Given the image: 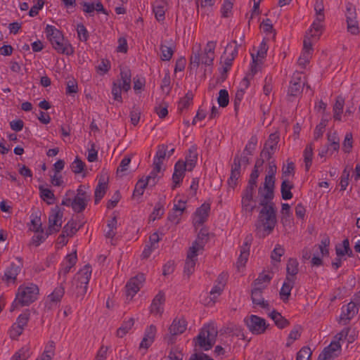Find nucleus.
Masks as SVG:
<instances>
[{"label": "nucleus", "mask_w": 360, "mask_h": 360, "mask_svg": "<svg viewBox=\"0 0 360 360\" xmlns=\"http://www.w3.org/2000/svg\"><path fill=\"white\" fill-rule=\"evenodd\" d=\"M353 147V138L352 133H347L342 143V150L345 153H349Z\"/></svg>", "instance_id": "50"}, {"label": "nucleus", "mask_w": 360, "mask_h": 360, "mask_svg": "<svg viewBox=\"0 0 360 360\" xmlns=\"http://www.w3.org/2000/svg\"><path fill=\"white\" fill-rule=\"evenodd\" d=\"M262 291L252 289L251 299L254 304L259 305L262 309H269V302L262 297Z\"/></svg>", "instance_id": "32"}, {"label": "nucleus", "mask_w": 360, "mask_h": 360, "mask_svg": "<svg viewBox=\"0 0 360 360\" xmlns=\"http://www.w3.org/2000/svg\"><path fill=\"white\" fill-rule=\"evenodd\" d=\"M107 184L104 179H100L94 192L95 203L98 204L99 201L104 197L106 190Z\"/></svg>", "instance_id": "35"}, {"label": "nucleus", "mask_w": 360, "mask_h": 360, "mask_svg": "<svg viewBox=\"0 0 360 360\" xmlns=\"http://www.w3.org/2000/svg\"><path fill=\"white\" fill-rule=\"evenodd\" d=\"M64 293L65 288L62 284H60V285L57 286L52 292V293L49 295V298L51 302L58 303L61 300Z\"/></svg>", "instance_id": "40"}, {"label": "nucleus", "mask_w": 360, "mask_h": 360, "mask_svg": "<svg viewBox=\"0 0 360 360\" xmlns=\"http://www.w3.org/2000/svg\"><path fill=\"white\" fill-rule=\"evenodd\" d=\"M117 218L116 217H114L110 220L108 223V230L105 233V236L108 238H113V237L116 234V229H117Z\"/></svg>", "instance_id": "52"}, {"label": "nucleus", "mask_w": 360, "mask_h": 360, "mask_svg": "<svg viewBox=\"0 0 360 360\" xmlns=\"http://www.w3.org/2000/svg\"><path fill=\"white\" fill-rule=\"evenodd\" d=\"M165 301V294L162 292H159L152 301L150 307V313L161 315L164 310Z\"/></svg>", "instance_id": "24"}, {"label": "nucleus", "mask_w": 360, "mask_h": 360, "mask_svg": "<svg viewBox=\"0 0 360 360\" xmlns=\"http://www.w3.org/2000/svg\"><path fill=\"white\" fill-rule=\"evenodd\" d=\"M63 212L58 206H56L51 210L49 215V227L47 229L49 234H53L60 231L63 223Z\"/></svg>", "instance_id": "11"}, {"label": "nucleus", "mask_w": 360, "mask_h": 360, "mask_svg": "<svg viewBox=\"0 0 360 360\" xmlns=\"http://www.w3.org/2000/svg\"><path fill=\"white\" fill-rule=\"evenodd\" d=\"M299 262L296 259L290 258L286 266V277L291 280H296V276L299 271Z\"/></svg>", "instance_id": "30"}, {"label": "nucleus", "mask_w": 360, "mask_h": 360, "mask_svg": "<svg viewBox=\"0 0 360 360\" xmlns=\"http://www.w3.org/2000/svg\"><path fill=\"white\" fill-rule=\"evenodd\" d=\"M304 86V82L302 79L300 73L294 74L290 82L287 95L289 97H297L302 91Z\"/></svg>", "instance_id": "15"}, {"label": "nucleus", "mask_w": 360, "mask_h": 360, "mask_svg": "<svg viewBox=\"0 0 360 360\" xmlns=\"http://www.w3.org/2000/svg\"><path fill=\"white\" fill-rule=\"evenodd\" d=\"M276 172V166L270 163L268 169V174L266 175L263 186L258 189V193H266L267 195L274 194L275 187V174Z\"/></svg>", "instance_id": "10"}, {"label": "nucleus", "mask_w": 360, "mask_h": 360, "mask_svg": "<svg viewBox=\"0 0 360 360\" xmlns=\"http://www.w3.org/2000/svg\"><path fill=\"white\" fill-rule=\"evenodd\" d=\"M259 197V205L262 209L259 211L258 220L262 224L264 231L268 234L272 232L277 223L276 207L273 202L274 194L267 195L266 193H258Z\"/></svg>", "instance_id": "1"}, {"label": "nucleus", "mask_w": 360, "mask_h": 360, "mask_svg": "<svg viewBox=\"0 0 360 360\" xmlns=\"http://www.w3.org/2000/svg\"><path fill=\"white\" fill-rule=\"evenodd\" d=\"M164 213H165V209H164L163 205L160 202H158L156 204L153 212L150 215V219L152 221H155L158 219H160L162 217V216L164 214Z\"/></svg>", "instance_id": "54"}, {"label": "nucleus", "mask_w": 360, "mask_h": 360, "mask_svg": "<svg viewBox=\"0 0 360 360\" xmlns=\"http://www.w3.org/2000/svg\"><path fill=\"white\" fill-rule=\"evenodd\" d=\"M217 335V330L213 326H204L194 341L196 345L207 351L214 345Z\"/></svg>", "instance_id": "6"}, {"label": "nucleus", "mask_w": 360, "mask_h": 360, "mask_svg": "<svg viewBox=\"0 0 360 360\" xmlns=\"http://www.w3.org/2000/svg\"><path fill=\"white\" fill-rule=\"evenodd\" d=\"M47 39L52 47L60 54L70 56L73 54L74 50L71 44L65 40L64 36L56 27L47 25L45 29Z\"/></svg>", "instance_id": "2"}, {"label": "nucleus", "mask_w": 360, "mask_h": 360, "mask_svg": "<svg viewBox=\"0 0 360 360\" xmlns=\"http://www.w3.org/2000/svg\"><path fill=\"white\" fill-rule=\"evenodd\" d=\"M255 189L245 188L241 195V212L243 215L250 217L256 208L254 198Z\"/></svg>", "instance_id": "8"}, {"label": "nucleus", "mask_w": 360, "mask_h": 360, "mask_svg": "<svg viewBox=\"0 0 360 360\" xmlns=\"http://www.w3.org/2000/svg\"><path fill=\"white\" fill-rule=\"evenodd\" d=\"M167 7V2L166 0H158L154 2L153 11L158 21L161 22L165 20Z\"/></svg>", "instance_id": "26"}, {"label": "nucleus", "mask_w": 360, "mask_h": 360, "mask_svg": "<svg viewBox=\"0 0 360 360\" xmlns=\"http://www.w3.org/2000/svg\"><path fill=\"white\" fill-rule=\"evenodd\" d=\"M187 328L186 319L181 317H176L169 328V333L172 335H178L182 334Z\"/></svg>", "instance_id": "23"}, {"label": "nucleus", "mask_w": 360, "mask_h": 360, "mask_svg": "<svg viewBox=\"0 0 360 360\" xmlns=\"http://www.w3.org/2000/svg\"><path fill=\"white\" fill-rule=\"evenodd\" d=\"M216 41H209L202 51H201L200 48L199 50L195 52L193 51V53L190 58L191 66L198 68L200 64H202L206 66L212 65L214 59V50L216 49Z\"/></svg>", "instance_id": "4"}, {"label": "nucleus", "mask_w": 360, "mask_h": 360, "mask_svg": "<svg viewBox=\"0 0 360 360\" xmlns=\"http://www.w3.org/2000/svg\"><path fill=\"white\" fill-rule=\"evenodd\" d=\"M91 272V266L86 264L75 275L74 285H75L77 297H83L86 293Z\"/></svg>", "instance_id": "7"}, {"label": "nucleus", "mask_w": 360, "mask_h": 360, "mask_svg": "<svg viewBox=\"0 0 360 360\" xmlns=\"http://www.w3.org/2000/svg\"><path fill=\"white\" fill-rule=\"evenodd\" d=\"M39 288L37 285L30 283L27 285H21L18 287L15 298L11 304V311L18 307L28 306L34 302L38 297Z\"/></svg>", "instance_id": "3"}, {"label": "nucleus", "mask_w": 360, "mask_h": 360, "mask_svg": "<svg viewBox=\"0 0 360 360\" xmlns=\"http://www.w3.org/2000/svg\"><path fill=\"white\" fill-rule=\"evenodd\" d=\"M295 281L290 278H285L280 290V297L284 302L288 301L291 290L295 285Z\"/></svg>", "instance_id": "29"}, {"label": "nucleus", "mask_w": 360, "mask_h": 360, "mask_svg": "<svg viewBox=\"0 0 360 360\" xmlns=\"http://www.w3.org/2000/svg\"><path fill=\"white\" fill-rule=\"evenodd\" d=\"M259 169L254 168L250 175V179L248 185L245 188L255 189L257 188V179L259 177Z\"/></svg>", "instance_id": "49"}, {"label": "nucleus", "mask_w": 360, "mask_h": 360, "mask_svg": "<svg viewBox=\"0 0 360 360\" xmlns=\"http://www.w3.org/2000/svg\"><path fill=\"white\" fill-rule=\"evenodd\" d=\"M241 175V160L236 156L231 165L230 176L227 183L230 188H234L238 184V180Z\"/></svg>", "instance_id": "19"}, {"label": "nucleus", "mask_w": 360, "mask_h": 360, "mask_svg": "<svg viewBox=\"0 0 360 360\" xmlns=\"http://www.w3.org/2000/svg\"><path fill=\"white\" fill-rule=\"evenodd\" d=\"M77 231V223L73 220L69 221L63 229V232L70 237L74 236Z\"/></svg>", "instance_id": "45"}, {"label": "nucleus", "mask_w": 360, "mask_h": 360, "mask_svg": "<svg viewBox=\"0 0 360 360\" xmlns=\"http://www.w3.org/2000/svg\"><path fill=\"white\" fill-rule=\"evenodd\" d=\"M245 322L249 330L255 335L264 333L268 326L265 319L256 315H250L245 319Z\"/></svg>", "instance_id": "12"}, {"label": "nucleus", "mask_w": 360, "mask_h": 360, "mask_svg": "<svg viewBox=\"0 0 360 360\" xmlns=\"http://www.w3.org/2000/svg\"><path fill=\"white\" fill-rule=\"evenodd\" d=\"M346 18L347 21L356 20V8L352 3H347L346 5Z\"/></svg>", "instance_id": "59"}, {"label": "nucleus", "mask_w": 360, "mask_h": 360, "mask_svg": "<svg viewBox=\"0 0 360 360\" xmlns=\"http://www.w3.org/2000/svg\"><path fill=\"white\" fill-rule=\"evenodd\" d=\"M210 211V205L209 203H203L195 210L193 218V226L197 228L202 225L208 219Z\"/></svg>", "instance_id": "17"}, {"label": "nucleus", "mask_w": 360, "mask_h": 360, "mask_svg": "<svg viewBox=\"0 0 360 360\" xmlns=\"http://www.w3.org/2000/svg\"><path fill=\"white\" fill-rule=\"evenodd\" d=\"M183 354L181 351L177 349H172L169 353V355L162 360H182Z\"/></svg>", "instance_id": "64"}, {"label": "nucleus", "mask_w": 360, "mask_h": 360, "mask_svg": "<svg viewBox=\"0 0 360 360\" xmlns=\"http://www.w3.org/2000/svg\"><path fill=\"white\" fill-rule=\"evenodd\" d=\"M156 333V327L150 325L146 329L144 337L140 343V348L148 349L153 342Z\"/></svg>", "instance_id": "27"}, {"label": "nucleus", "mask_w": 360, "mask_h": 360, "mask_svg": "<svg viewBox=\"0 0 360 360\" xmlns=\"http://www.w3.org/2000/svg\"><path fill=\"white\" fill-rule=\"evenodd\" d=\"M293 184L288 179H283L281 186V192L282 198L285 200L292 198L291 190L293 188Z\"/></svg>", "instance_id": "33"}, {"label": "nucleus", "mask_w": 360, "mask_h": 360, "mask_svg": "<svg viewBox=\"0 0 360 360\" xmlns=\"http://www.w3.org/2000/svg\"><path fill=\"white\" fill-rule=\"evenodd\" d=\"M23 330L24 328L14 323L9 329L8 334L11 339L17 340L18 337L22 333Z\"/></svg>", "instance_id": "61"}, {"label": "nucleus", "mask_w": 360, "mask_h": 360, "mask_svg": "<svg viewBox=\"0 0 360 360\" xmlns=\"http://www.w3.org/2000/svg\"><path fill=\"white\" fill-rule=\"evenodd\" d=\"M311 351L309 347H302L297 354L296 360H309L311 356Z\"/></svg>", "instance_id": "63"}, {"label": "nucleus", "mask_w": 360, "mask_h": 360, "mask_svg": "<svg viewBox=\"0 0 360 360\" xmlns=\"http://www.w3.org/2000/svg\"><path fill=\"white\" fill-rule=\"evenodd\" d=\"M257 144V136H252L245 147L244 153H246L247 155H252L254 150L256 148Z\"/></svg>", "instance_id": "53"}, {"label": "nucleus", "mask_w": 360, "mask_h": 360, "mask_svg": "<svg viewBox=\"0 0 360 360\" xmlns=\"http://www.w3.org/2000/svg\"><path fill=\"white\" fill-rule=\"evenodd\" d=\"M143 274H139L131 278L126 284V296L129 300H131L134 296L140 290L145 281Z\"/></svg>", "instance_id": "13"}, {"label": "nucleus", "mask_w": 360, "mask_h": 360, "mask_svg": "<svg viewBox=\"0 0 360 360\" xmlns=\"http://www.w3.org/2000/svg\"><path fill=\"white\" fill-rule=\"evenodd\" d=\"M359 303L351 301L347 306L342 307V319H352L359 311Z\"/></svg>", "instance_id": "28"}, {"label": "nucleus", "mask_w": 360, "mask_h": 360, "mask_svg": "<svg viewBox=\"0 0 360 360\" xmlns=\"http://www.w3.org/2000/svg\"><path fill=\"white\" fill-rule=\"evenodd\" d=\"M267 50L268 45L266 42L264 40H263L259 46V49L257 51V54H251L252 58V64L251 65V72L252 75H254L257 72V65H258L259 63H261L262 59H264L265 58Z\"/></svg>", "instance_id": "21"}, {"label": "nucleus", "mask_w": 360, "mask_h": 360, "mask_svg": "<svg viewBox=\"0 0 360 360\" xmlns=\"http://www.w3.org/2000/svg\"><path fill=\"white\" fill-rule=\"evenodd\" d=\"M198 160V148L195 145H192L186 155V160L184 161L186 165L187 171H192L196 165Z\"/></svg>", "instance_id": "25"}, {"label": "nucleus", "mask_w": 360, "mask_h": 360, "mask_svg": "<svg viewBox=\"0 0 360 360\" xmlns=\"http://www.w3.org/2000/svg\"><path fill=\"white\" fill-rule=\"evenodd\" d=\"M335 252L338 257L347 255L349 257H353V252L349 247V241L347 238L343 240L341 244L335 246Z\"/></svg>", "instance_id": "31"}, {"label": "nucleus", "mask_w": 360, "mask_h": 360, "mask_svg": "<svg viewBox=\"0 0 360 360\" xmlns=\"http://www.w3.org/2000/svg\"><path fill=\"white\" fill-rule=\"evenodd\" d=\"M327 139L330 147L333 148V150H339L340 149V139L338 136L337 132L328 133L327 135Z\"/></svg>", "instance_id": "44"}, {"label": "nucleus", "mask_w": 360, "mask_h": 360, "mask_svg": "<svg viewBox=\"0 0 360 360\" xmlns=\"http://www.w3.org/2000/svg\"><path fill=\"white\" fill-rule=\"evenodd\" d=\"M148 184L149 183L146 179H139L135 185L133 196L141 197L143 194L144 190Z\"/></svg>", "instance_id": "43"}, {"label": "nucleus", "mask_w": 360, "mask_h": 360, "mask_svg": "<svg viewBox=\"0 0 360 360\" xmlns=\"http://www.w3.org/2000/svg\"><path fill=\"white\" fill-rule=\"evenodd\" d=\"M203 251L204 250L202 248H200L199 246L193 243L192 245L189 248L187 252L186 257L198 260V255L199 254H202Z\"/></svg>", "instance_id": "56"}, {"label": "nucleus", "mask_w": 360, "mask_h": 360, "mask_svg": "<svg viewBox=\"0 0 360 360\" xmlns=\"http://www.w3.org/2000/svg\"><path fill=\"white\" fill-rule=\"evenodd\" d=\"M300 326H295L288 335L286 346L290 347L295 340L300 337Z\"/></svg>", "instance_id": "51"}, {"label": "nucleus", "mask_w": 360, "mask_h": 360, "mask_svg": "<svg viewBox=\"0 0 360 360\" xmlns=\"http://www.w3.org/2000/svg\"><path fill=\"white\" fill-rule=\"evenodd\" d=\"M41 198L45 201L48 205L54 203L55 196L51 190L44 188L43 186L39 187Z\"/></svg>", "instance_id": "37"}, {"label": "nucleus", "mask_w": 360, "mask_h": 360, "mask_svg": "<svg viewBox=\"0 0 360 360\" xmlns=\"http://www.w3.org/2000/svg\"><path fill=\"white\" fill-rule=\"evenodd\" d=\"M77 32L78 35V38L82 41H86L89 39V32L86 28V27L80 23L77 26Z\"/></svg>", "instance_id": "62"}, {"label": "nucleus", "mask_w": 360, "mask_h": 360, "mask_svg": "<svg viewBox=\"0 0 360 360\" xmlns=\"http://www.w3.org/2000/svg\"><path fill=\"white\" fill-rule=\"evenodd\" d=\"M85 167L84 162L79 159V158H76V159L72 162V163L70 165L71 170L75 174H79L81 173Z\"/></svg>", "instance_id": "58"}, {"label": "nucleus", "mask_w": 360, "mask_h": 360, "mask_svg": "<svg viewBox=\"0 0 360 360\" xmlns=\"http://www.w3.org/2000/svg\"><path fill=\"white\" fill-rule=\"evenodd\" d=\"M160 58L162 60L168 61L172 58L174 53V51L171 47L162 44L160 46Z\"/></svg>", "instance_id": "57"}, {"label": "nucleus", "mask_w": 360, "mask_h": 360, "mask_svg": "<svg viewBox=\"0 0 360 360\" xmlns=\"http://www.w3.org/2000/svg\"><path fill=\"white\" fill-rule=\"evenodd\" d=\"M217 102L220 107L225 108L229 105V96L226 89H221L219 92Z\"/></svg>", "instance_id": "47"}, {"label": "nucleus", "mask_w": 360, "mask_h": 360, "mask_svg": "<svg viewBox=\"0 0 360 360\" xmlns=\"http://www.w3.org/2000/svg\"><path fill=\"white\" fill-rule=\"evenodd\" d=\"M193 94L191 93H187L179 102L178 110L180 111L187 108L192 103Z\"/></svg>", "instance_id": "48"}, {"label": "nucleus", "mask_w": 360, "mask_h": 360, "mask_svg": "<svg viewBox=\"0 0 360 360\" xmlns=\"http://www.w3.org/2000/svg\"><path fill=\"white\" fill-rule=\"evenodd\" d=\"M77 261L76 252L68 255L60 264V269L58 271L59 276H65L75 265Z\"/></svg>", "instance_id": "22"}, {"label": "nucleus", "mask_w": 360, "mask_h": 360, "mask_svg": "<svg viewBox=\"0 0 360 360\" xmlns=\"http://www.w3.org/2000/svg\"><path fill=\"white\" fill-rule=\"evenodd\" d=\"M238 44L236 41H233L230 43H229L225 48V51L224 52V56H228L229 57H232L233 59L237 56L238 55Z\"/></svg>", "instance_id": "42"}, {"label": "nucleus", "mask_w": 360, "mask_h": 360, "mask_svg": "<svg viewBox=\"0 0 360 360\" xmlns=\"http://www.w3.org/2000/svg\"><path fill=\"white\" fill-rule=\"evenodd\" d=\"M269 317L274 321L276 326L281 329L285 328L290 324L286 319L275 310L269 314Z\"/></svg>", "instance_id": "34"}, {"label": "nucleus", "mask_w": 360, "mask_h": 360, "mask_svg": "<svg viewBox=\"0 0 360 360\" xmlns=\"http://www.w3.org/2000/svg\"><path fill=\"white\" fill-rule=\"evenodd\" d=\"M30 349L28 346H24L17 351L11 360H27L30 356Z\"/></svg>", "instance_id": "41"}, {"label": "nucleus", "mask_w": 360, "mask_h": 360, "mask_svg": "<svg viewBox=\"0 0 360 360\" xmlns=\"http://www.w3.org/2000/svg\"><path fill=\"white\" fill-rule=\"evenodd\" d=\"M316 18L313 22L310 29L309 33L313 37H319L323 30L322 22L325 20L324 9L314 10Z\"/></svg>", "instance_id": "20"}, {"label": "nucleus", "mask_w": 360, "mask_h": 360, "mask_svg": "<svg viewBox=\"0 0 360 360\" xmlns=\"http://www.w3.org/2000/svg\"><path fill=\"white\" fill-rule=\"evenodd\" d=\"M35 234L32 238V242L35 246H39L41 243H42L48 237L49 231H46V233L44 232V230L39 232H34Z\"/></svg>", "instance_id": "46"}, {"label": "nucleus", "mask_w": 360, "mask_h": 360, "mask_svg": "<svg viewBox=\"0 0 360 360\" xmlns=\"http://www.w3.org/2000/svg\"><path fill=\"white\" fill-rule=\"evenodd\" d=\"M22 270V264H16L13 262L5 269L1 280L7 285H15L17 277Z\"/></svg>", "instance_id": "14"}, {"label": "nucleus", "mask_w": 360, "mask_h": 360, "mask_svg": "<svg viewBox=\"0 0 360 360\" xmlns=\"http://www.w3.org/2000/svg\"><path fill=\"white\" fill-rule=\"evenodd\" d=\"M197 259L186 257L184 265V273L190 276L195 271Z\"/></svg>", "instance_id": "55"}, {"label": "nucleus", "mask_w": 360, "mask_h": 360, "mask_svg": "<svg viewBox=\"0 0 360 360\" xmlns=\"http://www.w3.org/2000/svg\"><path fill=\"white\" fill-rule=\"evenodd\" d=\"M90 200V195L84 190V186L79 185L77 189V194L72 198V210L75 212H82Z\"/></svg>", "instance_id": "9"}, {"label": "nucleus", "mask_w": 360, "mask_h": 360, "mask_svg": "<svg viewBox=\"0 0 360 360\" xmlns=\"http://www.w3.org/2000/svg\"><path fill=\"white\" fill-rule=\"evenodd\" d=\"M313 146L312 143H310L307 145L304 150L303 156H304V161L305 163V169L306 171H309L311 163H312V159H313Z\"/></svg>", "instance_id": "38"}, {"label": "nucleus", "mask_w": 360, "mask_h": 360, "mask_svg": "<svg viewBox=\"0 0 360 360\" xmlns=\"http://www.w3.org/2000/svg\"><path fill=\"white\" fill-rule=\"evenodd\" d=\"M134 324V320L133 318H130L127 321H124L122 326L117 330V336L122 338L133 327Z\"/></svg>", "instance_id": "39"}, {"label": "nucleus", "mask_w": 360, "mask_h": 360, "mask_svg": "<svg viewBox=\"0 0 360 360\" xmlns=\"http://www.w3.org/2000/svg\"><path fill=\"white\" fill-rule=\"evenodd\" d=\"M341 351V345L338 341H333L319 354L318 360H333L338 356Z\"/></svg>", "instance_id": "16"}, {"label": "nucleus", "mask_w": 360, "mask_h": 360, "mask_svg": "<svg viewBox=\"0 0 360 360\" xmlns=\"http://www.w3.org/2000/svg\"><path fill=\"white\" fill-rule=\"evenodd\" d=\"M186 171H187V168L186 165L184 163V160H178L174 165V173L172 174V189L174 190L180 186L184 178Z\"/></svg>", "instance_id": "18"}, {"label": "nucleus", "mask_w": 360, "mask_h": 360, "mask_svg": "<svg viewBox=\"0 0 360 360\" xmlns=\"http://www.w3.org/2000/svg\"><path fill=\"white\" fill-rule=\"evenodd\" d=\"M311 53L308 51H302L300 56L298 58L297 63L302 68H305L307 65L309 63Z\"/></svg>", "instance_id": "60"}, {"label": "nucleus", "mask_w": 360, "mask_h": 360, "mask_svg": "<svg viewBox=\"0 0 360 360\" xmlns=\"http://www.w3.org/2000/svg\"><path fill=\"white\" fill-rule=\"evenodd\" d=\"M208 241V231L206 229L202 228L200 230L195 240L193 243L204 250V248Z\"/></svg>", "instance_id": "36"}, {"label": "nucleus", "mask_w": 360, "mask_h": 360, "mask_svg": "<svg viewBox=\"0 0 360 360\" xmlns=\"http://www.w3.org/2000/svg\"><path fill=\"white\" fill-rule=\"evenodd\" d=\"M120 79L113 81L111 93L113 99L122 103V91L127 92L131 89V72L129 68H120Z\"/></svg>", "instance_id": "5"}]
</instances>
